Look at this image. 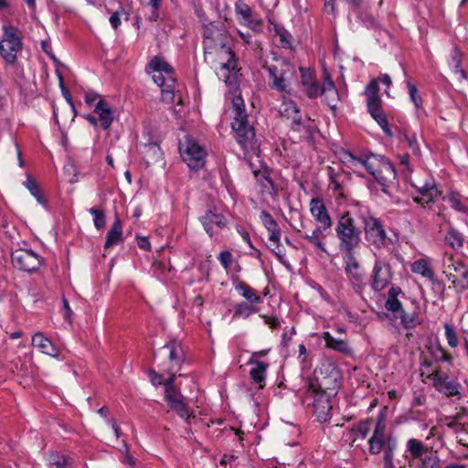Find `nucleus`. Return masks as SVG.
Returning <instances> with one entry per match:
<instances>
[{"label": "nucleus", "mask_w": 468, "mask_h": 468, "mask_svg": "<svg viewBox=\"0 0 468 468\" xmlns=\"http://www.w3.org/2000/svg\"><path fill=\"white\" fill-rule=\"evenodd\" d=\"M346 161L353 168L363 166L374 176L376 181L382 186H388L396 179V171L393 165L382 155L366 154L356 156L346 151L344 153Z\"/></svg>", "instance_id": "obj_1"}, {"label": "nucleus", "mask_w": 468, "mask_h": 468, "mask_svg": "<svg viewBox=\"0 0 468 468\" xmlns=\"http://www.w3.org/2000/svg\"><path fill=\"white\" fill-rule=\"evenodd\" d=\"M269 87L282 95H291L292 82L297 78L294 65L285 58H277L274 64L267 65Z\"/></svg>", "instance_id": "obj_2"}, {"label": "nucleus", "mask_w": 468, "mask_h": 468, "mask_svg": "<svg viewBox=\"0 0 468 468\" xmlns=\"http://www.w3.org/2000/svg\"><path fill=\"white\" fill-rule=\"evenodd\" d=\"M335 231L338 239L339 250L346 255L354 254V250L361 243L362 231L356 227L350 212H344L338 216Z\"/></svg>", "instance_id": "obj_3"}, {"label": "nucleus", "mask_w": 468, "mask_h": 468, "mask_svg": "<svg viewBox=\"0 0 468 468\" xmlns=\"http://www.w3.org/2000/svg\"><path fill=\"white\" fill-rule=\"evenodd\" d=\"M341 379L339 368L331 361H324L314 370V379L306 381L303 387L336 395L341 387Z\"/></svg>", "instance_id": "obj_4"}, {"label": "nucleus", "mask_w": 468, "mask_h": 468, "mask_svg": "<svg viewBox=\"0 0 468 468\" xmlns=\"http://www.w3.org/2000/svg\"><path fill=\"white\" fill-rule=\"evenodd\" d=\"M148 69L153 80L161 88L162 101L173 102L176 84L173 68L164 59L154 57L148 64Z\"/></svg>", "instance_id": "obj_5"}, {"label": "nucleus", "mask_w": 468, "mask_h": 468, "mask_svg": "<svg viewBox=\"0 0 468 468\" xmlns=\"http://www.w3.org/2000/svg\"><path fill=\"white\" fill-rule=\"evenodd\" d=\"M203 37L204 56L207 60L216 49L226 48V45L232 43L231 37L225 26L216 22L204 26Z\"/></svg>", "instance_id": "obj_6"}, {"label": "nucleus", "mask_w": 468, "mask_h": 468, "mask_svg": "<svg viewBox=\"0 0 468 468\" xmlns=\"http://www.w3.org/2000/svg\"><path fill=\"white\" fill-rule=\"evenodd\" d=\"M363 223V229L366 240L376 249H383L388 247L392 240L388 236L384 225L381 220L370 213L359 216Z\"/></svg>", "instance_id": "obj_7"}, {"label": "nucleus", "mask_w": 468, "mask_h": 468, "mask_svg": "<svg viewBox=\"0 0 468 468\" xmlns=\"http://www.w3.org/2000/svg\"><path fill=\"white\" fill-rule=\"evenodd\" d=\"M22 36L20 30L12 25L3 27V37L0 41V55L5 61L15 65L17 61V53L22 50Z\"/></svg>", "instance_id": "obj_8"}, {"label": "nucleus", "mask_w": 468, "mask_h": 468, "mask_svg": "<svg viewBox=\"0 0 468 468\" xmlns=\"http://www.w3.org/2000/svg\"><path fill=\"white\" fill-rule=\"evenodd\" d=\"M335 396L334 394L303 387L302 401L303 404L313 406L318 420L325 422L331 418V398Z\"/></svg>", "instance_id": "obj_9"}, {"label": "nucleus", "mask_w": 468, "mask_h": 468, "mask_svg": "<svg viewBox=\"0 0 468 468\" xmlns=\"http://www.w3.org/2000/svg\"><path fill=\"white\" fill-rule=\"evenodd\" d=\"M442 267V273L458 292L468 290V267L452 255L443 259Z\"/></svg>", "instance_id": "obj_10"}, {"label": "nucleus", "mask_w": 468, "mask_h": 468, "mask_svg": "<svg viewBox=\"0 0 468 468\" xmlns=\"http://www.w3.org/2000/svg\"><path fill=\"white\" fill-rule=\"evenodd\" d=\"M184 162L193 170H199L206 164L207 150L195 139L186 137L185 146H180Z\"/></svg>", "instance_id": "obj_11"}, {"label": "nucleus", "mask_w": 468, "mask_h": 468, "mask_svg": "<svg viewBox=\"0 0 468 468\" xmlns=\"http://www.w3.org/2000/svg\"><path fill=\"white\" fill-rule=\"evenodd\" d=\"M231 127L237 134V142L246 153L257 154L259 142L256 138L254 128L246 121H233Z\"/></svg>", "instance_id": "obj_12"}, {"label": "nucleus", "mask_w": 468, "mask_h": 468, "mask_svg": "<svg viewBox=\"0 0 468 468\" xmlns=\"http://www.w3.org/2000/svg\"><path fill=\"white\" fill-rule=\"evenodd\" d=\"M374 266L370 278L371 287L375 292H381L392 280L391 267L388 261L381 259L376 253L374 254Z\"/></svg>", "instance_id": "obj_13"}, {"label": "nucleus", "mask_w": 468, "mask_h": 468, "mask_svg": "<svg viewBox=\"0 0 468 468\" xmlns=\"http://www.w3.org/2000/svg\"><path fill=\"white\" fill-rule=\"evenodd\" d=\"M11 261L15 268L27 272L38 270L42 264V258L38 254L31 250L24 249L13 251Z\"/></svg>", "instance_id": "obj_14"}, {"label": "nucleus", "mask_w": 468, "mask_h": 468, "mask_svg": "<svg viewBox=\"0 0 468 468\" xmlns=\"http://www.w3.org/2000/svg\"><path fill=\"white\" fill-rule=\"evenodd\" d=\"M344 261L345 272L348 281L352 284L354 291L357 293H361L366 287V282L365 273L361 270L358 261L354 254L346 255Z\"/></svg>", "instance_id": "obj_15"}, {"label": "nucleus", "mask_w": 468, "mask_h": 468, "mask_svg": "<svg viewBox=\"0 0 468 468\" xmlns=\"http://www.w3.org/2000/svg\"><path fill=\"white\" fill-rule=\"evenodd\" d=\"M433 382L436 390L446 397H456L461 399V385L459 382L450 378L448 375H442L440 368L433 370L429 376Z\"/></svg>", "instance_id": "obj_16"}, {"label": "nucleus", "mask_w": 468, "mask_h": 468, "mask_svg": "<svg viewBox=\"0 0 468 468\" xmlns=\"http://www.w3.org/2000/svg\"><path fill=\"white\" fill-rule=\"evenodd\" d=\"M416 188L417 195L413 197V201L422 207H426L434 202L439 191L432 178L423 183H411Z\"/></svg>", "instance_id": "obj_17"}, {"label": "nucleus", "mask_w": 468, "mask_h": 468, "mask_svg": "<svg viewBox=\"0 0 468 468\" xmlns=\"http://www.w3.org/2000/svg\"><path fill=\"white\" fill-rule=\"evenodd\" d=\"M386 421L382 415L378 416L372 436L368 440L369 452L377 455L381 452L387 443L385 439Z\"/></svg>", "instance_id": "obj_18"}, {"label": "nucleus", "mask_w": 468, "mask_h": 468, "mask_svg": "<svg viewBox=\"0 0 468 468\" xmlns=\"http://www.w3.org/2000/svg\"><path fill=\"white\" fill-rule=\"evenodd\" d=\"M310 212L319 229L327 230L332 227V219L324 202L319 198H312L310 201Z\"/></svg>", "instance_id": "obj_19"}, {"label": "nucleus", "mask_w": 468, "mask_h": 468, "mask_svg": "<svg viewBox=\"0 0 468 468\" xmlns=\"http://www.w3.org/2000/svg\"><path fill=\"white\" fill-rule=\"evenodd\" d=\"M208 59L211 62H217L221 69L228 71L234 70L237 67V60L231 44L226 45V48L216 49Z\"/></svg>", "instance_id": "obj_20"}, {"label": "nucleus", "mask_w": 468, "mask_h": 468, "mask_svg": "<svg viewBox=\"0 0 468 468\" xmlns=\"http://www.w3.org/2000/svg\"><path fill=\"white\" fill-rule=\"evenodd\" d=\"M301 83L309 99H316L320 95V85L314 72L308 68H300Z\"/></svg>", "instance_id": "obj_21"}, {"label": "nucleus", "mask_w": 468, "mask_h": 468, "mask_svg": "<svg viewBox=\"0 0 468 468\" xmlns=\"http://www.w3.org/2000/svg\"><path fill=\"white\" fill-rule=\"evenodd\" d=\"M199 220L210 238L213 237L216 228L222 229L227 226V219L222 214L207 210L199 218Z\"/></svg>", "instance_id": "obj_22"}, {"label": "nucleus", "mask_w": 468, "mask_h": 468, "mask_svg": "<svg viewBox=\"0 0 468 468\" xmlns=\"http://www.w3.org/2000/svg\"><path fill=\"white\" fill-rule=\"evenodd\" d=\"M320 95L324 96V101L332 110L336 108L339 100L338 90L328 74H325L324 83L320 89Z\"/></svg>", "instance_id": "obj_23"}, {"label": "nucleus", "mask_w": 468, "mask_h": 468, "mask_svg": "<svg viewBox=\"0 0 468 468\" xmlns=\"http://www.w3.org/2000/svg\"><path fill=\"white\" fill-rule=\"evenodd\" d=\"M32 346L37 347L41 353L52 357L59 356V349L40 332L34 334L32 336Z\"/></svg>", "instance_id": "obj_24"}, {"label": "nucleus", "mask_w": 468, "mask_h": 468, "mask_svg": "<svg viewBox=\"0 0 468 468\" xmlns=\"http://www.w3.org/2000/svg\"><path fill=\"white\" fill-rule=\"evenodd\" d=\"M162 349L168 351V358L171 363L168 371L179 370L184 361V352L180 344L172 341L164 346Z\"/></svg>", "instance_id": "obj_25"}, {"label": "nucleus", "mask_w": 468, "mask_h": 468, "mask_svg": "<svg viewBox=\"0 0 468 468\" xmlns=\"http://www.w3.org/2000/svg\"><path fill=\"white\" fill-rule=\"evenodd\" d=\"M94 112L99 115V121L103 130L111 127L114 116L109 103L102 99H100L94 107Z\"/></svg>", "instance_id": "obj_26"}, {"label": "nucleus", "mask_w": 468, "mask_h": 468, "mask_svg": "<svg viewBox=\"0 0 468 468\" xmlns=\"http://www.w3.org/2000/svg\"><path fill=\"white\" fill-rule=\"evenodd\" d=\"M260 218L269 232V240L273 243H278L281 239V229L276 220L265 210L261 211Z\"/></svg>", "instance_id": "obj_27"}, {"label": "nucleus", "mask_w": 468, "mask_h": 468, "mask_svg": "<svg viewBox=\"0 0 468 468\" xmlns=\"http://www.w3.org/2000/svg\"><path fill=\"white\" fill-rule=\"evenodd\" d=\"M248 364L254 366L250 371V378L253 379L255 383L259 385L260 388H262L264 387L266 379V371L268 364H265L254 358H250Z\"/></svg>", "instance_id": "obj_28"}, {"label": "nucleus", "mask_w": 468, "mask_h": 468, "mask_svg": "<svg viewBox=\"0 0 468 468\" xmlns=\"http://www.w3.org/2000/svg\"><path fill=\"white\" fill-rule=\"evenodd\" d=\"M233 285L235 290L247 300V303H261L262 302L261 297L257 293V292L249 286L246 282L242 281H239L238 279L234 280Z\"/></svg>", "instance_id": "obj_29"}, {"label": "nucleus", "mask_w": 468, "mask_h": 468, "mask_svg": "<svg viewBox=\"0 0 468 468\" xmlns=\"http://www.w3.org/2000/svg\"><path fill=\"white\" fill-rule=\"evenodd\" d=\"M122 241V224L119 218L113 221L106 236L104 249L108 250Z\"/></svg>", "instance_id": "obj_30"}, {"label": "nucleus", "mask_w": 468, "mask_h": 468, "mask_svg": "<svg viewBox=\"0 0 468 468\" xmlns=\"http://www.w3.org/2000/svg\"><path fill=\"white\" fill-rule=\"evenodd\" d=\"M322 337L325 342L326 347L342 353L344 355L348 356L352 354L353 350L346 341L335 338L334 336L331 335L329 332H324Z\"/></svg>", "instance_id": "obj_31"}, {"label": "nucleus", "mask_w": 468, "mask_h": 468, "mask_svg": "<svg viewBox=\"0 0 468 468\" xmlns=\"http://www.w3.org/2000/svg\"><path fill=\"white\" fill-rule=\"evenodd\" d=\"M269 28L270 30H273L275 35L279 37L280 45L283 48H292V36L291 33L285 29L282 25L278 23H274L271 20H269Z\"/></svg>", "instance_id": "obj_32"}, {"label": "nucleus", "mask_w": 468, "mask_h": 468, "mask_svg": "<svg viewBox=\"0 0 468 468\" xmlns=\"http://www.w3.org/2000/svg\"><path fill=\"white\" fill-rule=\"evenodd\" d=\"M407 452L412 459H419L421 463V459H423L426 455H430L428 453V447L424 445V443L418 439H409L406 444Z\"/></svg>", "instance_id": "obj_33"}, {"label": "nucleus", "mask_w": 468, "mask_h": 468, "mask_svg": "<svg viewBox=\"0 0 468 468\" xmlns=\"http://www.w3.org/2000/svg\"><path fill=\"white\" fill-rule=\"evenodd\" d=\"M411 271L429 279L432 283L437 282V279L432 269L431 268L430 262L425 259L415 261L411 264Z\"/></svg>", "instance_id": "obj_34"}, {"label": "nucleus", "mask_w": 468, "mask_h": 468, "mask_svg": "<svg viewBox=\"0 0 468 468\" xmlns=\"http://www.w3.org/2000/svg\"><path fill=\"white\" fill-rule=\"evenodd\" d=\"M397 448V441L391 437L387 439L386 447L384 446V455H383V467L382 468H389L396 466L394 463V452Z\"/></svg>", "instance_id": "obj_35"}, {"label": "nucleus", "mask_w": 468, "mask_h": 468, "mask_svg": "<svg viewBox=\"0 0 468 468\" xmlns=\"http://www.w3.org/2000/svg\"><path fill=\"white\" fill-rule=\"evenodd\" d=\"M444 242L453 250H460L463 245V236L457 229L451 228L444 237Z\"/></svg>", "instance_id": "obj_36"}, {"label": "nucleus", "mask_w": 468, "mask_h": 468, "mask_svg": "<svg viewBox=\"0 0 468 468\" xmlns=\"http://www.w3.org/2000/svg\"><path fill=\"white\" fill-rule=\"evenodd\" d=\"M259 312V308L254 303H239L235 306L234 317L248 318L251 314Z\"/></svg>", "instance_id": "obj_37"}, {"label": "nucleus", "mask_w": 468, "mask_h": 468, "mask_svg": "<svg viewBox=\"0 0 468 468\" xmlns=\"http://www.w3.org/2000/svg\"><path fill=\"white\" fill-rule=\"evenodd\" d=\"M463 54L458 48H453L451 53V65L455 73H459L463 79L467 78L466 71L462 68Z\"/></svg>", "instance_id": "obj_38"}, {"label": "nucleus", "mask_w": 468, "mask_h": 468, "mask_svg": "<svg viewBox=\"0 0 468 468\" xmlns=\"http://www.w3.org/2000/svg\"><path fill=\"white\" fill-rule=\"evenodd\" d=\"M324 231L325 230L319 228H315L312 234L305 233L304 235H303V238L308 240L314 246H315L318 250L325 252V244L321 239V236Z\"/></svg>", "instance_id": "obj_39"}, {"label": "nucleus", "mask_w": 468, "mask_h": 468, "mask_svg": "<svg viewBox=\"0 0 468 468\" xmlns=\"http://www.w3.org/2000/svg\"><path fill=\"white\" fill-rule=\"evenodd\" d=\"M170 408L175 410L177 415L186 420H188L191 418V413L189 410V407L187 404L183 400V399L174 400L173 402L168 404Z\"/></svg>", "instance_id": "obj_40"}, {"label": "nucleus", "mask_w": 468, "mask_h": 468, "mask_svg": "<svg viewBox=\"0 0 468 468\" xmlns=\"http://www.w3.org/2000/svg\"><path fill=\"white\" fill-rule=\"evenodd\" d=\"M23 185L27 188V190L37 200L38 203L44 204L46 202V199L43 197L37 183L30 176H27V180L23 183Z\"/></svg>", "instance_id": "obj_41"}, {"label": "nucleus", "mask_w": 468, "mask_h": 468, "mask_svg": "<svg viewBox=\"0 0 468 468\" xmlns=\"http://www.w3.org/2000/svg\"><path fill=\"white\" fill-rule=\"evenodd\" d=\"M399 318L402 325L407 329H412L418 324H420L419 316L415 313L407 314L404 310H401L399 313Z\"/></svg>", "instance_id": "obj_42"}, {"label": "nucleus", "mask_w": 468, "mask_h": 468, "mask_svg": "<svg viewBox=\"0 0 468 468\" xmlns=\"http://www.w3.org/2000/svg\"><path fill=\"white\" fill-rule=\"evenodd\" d=\"M372 420L367 419L359 421L353 429L352 433L356 437H360L361 439H366L371 430Z\"/></svg>", "instance_id": "obj_43"}, {"label": "nucleus", "mask_w": 468, "mask_h": 468, "mask_svg": "<svg viewBox=\"0 0 468 468\" xmlns=\"http://www.w3.org/2000/svg\"><path fill=\"white\" fill-rule=\"evenodd\" d=\"M370 115L378 123V125L388 136H392V132L388 126V122L383 110L371 112Z\"/></svg>", "instance_id": "obj_44"}, {"label": "nucleus", "mask_w": 468, "mask_h": 468, "mask_svg": "<svg viewBox=\"0 0 468 468\" xmlns=\"http://www.w3.org/2000/svg\"><path fill=\"white\" fill-rule=\"evenodd\" d=\"M233 104V110L235 112L234 120L233 121H246L247 120V114L245 112L244 109V102L241 97H234L232 100Z\"/></svg>", "instance_id": "obj_45"}, {"label": "nucleus", "mask_w": 468, "mask_h": 468, "mask_svg": "<svg viewBox=\"0 0 468 468\" xmlns=\"http://www.w3.org/2000/svg\"><path fill=\"white\" fill-rule=\"evenodd\" d=\"M431 355L437 362L452 363V356L441 346H438L431 349Z\"/></svg>", "instance_id": "obj_46"}, {"label": "nucleus", "mask_w": 468, "mask_h": 468, "mask_svg": "<svg viewBox=\"0 0 468 468\" xmlns=\"http://www.w3.org/2000/svg\"><path fill=\"white\" fill-rule=\"evenodd\" d=\"M89 212L93 217V223L97 229H101L105 227L106 224V218L105 213L98 209L96 207H91L89 209Z\"/></svg>", "instance_id": "obj_47"}, {"label": "nucleus", "mask_w": 468, "mask_h": 468, "mask_svg": "<svg viewBox=\"0 0 468 468\" xmlns=\"http://www.w3.org/2000/svg\"><path fill=\"white\" fill-rule=\"evenodd\" d=\"M235 10L238 16V19L241 23L244 22L245 20L250 19V16H252V10L247 4H236Z\"/></svg>", "instance_id": "obj_48"}, {"label": "nucleus", "mask_w": 468, "mask_h": 468, "mask_svg": "<svg viewBox=\"0 0 468 468\" xmlns=\"http://www.w3.org/2000/svg\"><path fill=\"white\" fill-rule=\"evenodd\" d=\"M299 107L291 100H284L280 107L281 115L289 118L292 113H295Z\"/></svg>", "instance_id": "obj_49"}, {"label": "nucleus", "mask_w": 468, "mask_h": 468, "mask_svg": "<svg viewBox=\"0 0 468 468\" xmlns=\"http://www.w3.org/2000/svg\"><path fill=\"white\" fill-rule=\"evenodd\" d=\"M379 86H378V80L377 79L372 80L369 81V83L367 85L365 89V94L367 96V100L371 99H379Z\"/></svg>", "instance_id": "obj_50"}, {"label": "nucleus", "mask_w": 468, "mask_h": 468, "mask_svg": "<svg viewBox=\"0 0 468 468\" xmlns=\"http://www.w3.org/2000/svg\"><path fill=\"white\" fill-rule=\"evenodd\" d=\"M407 88L409 90V95L410 101L413 102L416 108H421L422 106V99L418 93V90L416 86L410 80L407 81Z\"/></svg>", "instance_id": "obj_51"}, {"label": "nucleus", "mask_w": 468, "mask_h": 468, "mask_svg": "<svg viewBox=\"0 0 468 468\" xmlns=\"http://www.w3.org/2000/svg\"><path fill=\"white\" fill-rule=\"evenodd\" d=\"M419 468H440V459L438 455L431 453L421 459Z\"/></svg>", "instance_id": "obj_52"}, {"label": "nucleus", "mask_w": 468, "mask_h": 468, "mask_svg": "<svg viewBox=\"0 0 468 468\" xmlns=\"http://www.w3.org/2000/svg\"><path fill=\"white\" fill-rule=\"evenodd\" d=\"M444 329H445V337H446L448 345L452 348L456 347L458 346V338H457L453 325H452L450 324H445Z\"/></svg>", "instance_id": "obj_53"}, {"label": "nucleus", "mask_w": 468, "mask_h": 468, "mask_svg": "<svg viewBox=\"0 0 468 468\" xmlns=\"http://www.w3.org/2000/svg\"><path fill=\"white\" fill-rule=\"evenodd\" d=\"M338 177L339 176L334 172L333 168L329 167V187L334 192H339L342 190V185Z\"/></svg>", "instance_id": "obj_54"}, {"label": "nucleus", "mask_w": 468, "mask_h": 468, "mask_svg": "<svg viewBox=\"0 0 468 468\" xmlns=\"http://www.w3.org/2000/svg\"><path fill=\"white\" fill-rule=\"evenodd\" d=\"M404 138L411 153L415 155H420V150L417 142L416 135L405 134Z\"/></svg>", "instance_id": "obj_55"}, {"label": "nucleus", "mask_w": 468, "mask_h": 468, "mask_svg": "<svg viewBox=\"0 0 468 468\" xmlns=\"http://www.w3.org/2000/svg\"><path fill=\"white\" fill-rule=\"evenodd\" d=\"M122 15H124L126 19H128V13L123 8H120V10L113 12L110 16L109 21L114 29H117L120 27Z\"/></svg>", "instance_id": "obj_56"}, {"label": "nucleus", "mask_w": 468, "mask_h": 468, "mask_svg": "<svg viewBox=\"0 0 468 468\" xmlns=\"http://www.w3.org/2000/svg\"><path fill=\"white\" fill-rule=\"evenodd\" d=\"M261 184L264 191L268 192L270 195H277L278 189L270 176H263Z\"/></svg>", "instance_id": "obj_57"}, {"label": "nucleus", "mask_w": 468, "mask_h": 468, "mask_svg": "<svg viewBox=\"0 0 468 468\" xmlns=\"http://www.w3.org/2000/svg\"><path fill=\"white\" fill-rule=\"evenodd\" d=\"M385 307L387 310L391 312L400 313V311L403 310L401 307V303L398 300L397 297L394 296L388 297L385 303Z\"/></svg>", "instance_id": "obj_58"}, {"label": "nucleus", "mask_w": 468, "mask_h": 468, "mask_svg": "<svg viewBox=\"0 0 468 468\" xmlns=\"http://www.w3.org/2000/svg\"><path fill=\"white\" fill-rule=\"evenodd\" d=\"M180 399H183V396L176 388L165 389V399L168 404Z\"/></svg>", "instance_id": "obj_59"}, {"label": "nucleus", "mask_w": 468, "mask_h": 468, "mask_svg": "<svg viewBox=\"0 0 468 468\" xmlns=\"http://www.w3.org/2000/svg\"><path fill=\"white\" fill-rule=\"evenodd\" d=\"M56 73L58 75V81H59V88H60V90H61V93H62L63 97L66 99V101L71 106H73V102H72V100H71L70 93H69V90L66 88V86L64 84V80H63V76H62L61 72L57 70Z\"/></svg>", "instance_id": "obj_60"}, {"label": "nucleus", "mask_w": 468, "mask_h": 468, "mask_svg": "<svg viewBox=\"0 0 468 468\" xmlns=\"http://www.w3.org/2000/svg\"><path fill=\"white\" fill-rule=\"evenodd\" d=\"M71 459L69 456H58V459L51 463V468H70Z\"/></svg>", "instance_id": "obj_61"}, {"label": "nucleus", "mask_w": 468, "mask_h": 468, "mask_svg": "<svg viewBox=\"0 0 468 468\" xmlns=\"http://www.w3.org/2000/svg\"><path fill=\"white\" fill-rule=\"evenodd\" d=\"M261 317L271 329H278L281 327V321L277 316L261 314Z\"/></svg>", "instance_id": "obj_62"}, {"label": "nucleus", "mask_w": 468, "mask_h": 468, "mask_svg": "<svg viewBox=\"0 0 468 468\" xmlns=\"http://www.w3.org/2000/svg\"><path fill=\"white\" fill-rule=\"evenodd\" d=\"M449 203L451 207L460 212H465L466 207L460 201L457 196L452 194L449 196Z\"/></svg>", "instance_id": "obj_63"}, {"label": "nucleus", "mask_w": 468, "mask_h": 468, "mask_svg": "<svg viewBox=\"0 0 468 468\" xmlns=\"http://www.w3.org/2000/svg\"><path fill=\"white\" fill-rule=\"evenodd\" d=\"M218 261L228 270L232 261V254L229 250L221 251L218 255Z\"/></svg>", "instance_id": "obj_64"}]
</instances>
